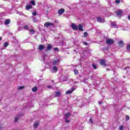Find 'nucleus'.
<instances>
[{
    "label": "nucleus",
    "instance_id": "nucleus-1",
    "mask_svg": "<svg viewBox=\"0 0 130 130\" xmlns=\"http://www.w3.org/2000/svg\"><path fill=\"white\" fill-rule=\"evenodd\" d=\"M49 26H51L52 27H54V24L50 22H47L44 24V26L46 27V28H48V27H49Z\"/></svg>",
    "mask_w": 130,
    "mask_h": 130
},
{
    "label": "nucleus",
    "instance_id": "nucleus-2",
    "mask_svg": "<svg viewBox=\"0 0 130 130\" xmlns=\"http://www.w3.org/2000/svg\"><path fill=\"white\" fill-rule=\"evenodd\" d=\"M60 62V60H59V59L53 60L52 62V64H53V66H57V64H59Z\"/></svg>",
    "mask_w": 130,
    "mask_h": 130
},
{
    "label": "nucleus",
    "instance_id": "nucleus-3",
    "mask_svg": "<svg viewBox=\"0 0 130 130\" xmlns=\"http://www.w3.org/2000/svg\"><path fill=\"white\" fill-rule=\"evenodd\" d=\"M106 43L107 44H113V43H114V41L111 39H108L106 40Z\"/></svg>",
    "mask_w": 130,
    "mask_h": 130
},
{
    "label": "nucleus",
    "instance_id": "nucleus-4",
    "mask_svg": "<svg viewBox=\"0 0 130 130\" xmlns=\"http://www.w3.org/2000/svg\"><path fill=\"white\" fill-rule=\"evenodd\" d=\"M96 20L99 23H104L105 22V19L104 18H101V17H98Z\"/></svg>",
    "mask_w": 130,
    "mask_h": 130
},
{
    "label": "nucleus",
    "instance_id": "nucleus-5",
    "mask_svg": "<svg viewBox=\"0 0 130 130\" xmlns=\"http://www.w3.org/2000/svg\"><path fill=\"white\" fill-rule=\"evenodd\" d=\"M71 27L73 30H74L75 31H77V30H78V26L76 25L75 23H72L71 25Z\"/></svg>",
    "mask_w": 130,
    "mask_h": 130
},
{
    "label": "nucleus",
    "instance_id": "nucleus-6",
    "mask_svg": "<svg viewBox=\"0 0 130 130\" xmlns=\"http://www.w3.org/2000/svg\"><path fill=\"white\" fill-rule=\"evenodd\" d=\"M51 48H52V46L51 44H48L47 47V49L45 50L47 52V51H49Z\"/></svg>",
    "mask_w": 130,
    "mask_h": 130
},
{
    "label": "nucleus",
    "instance_id": "nucleus-7",
    "mask_svg": "<svg viewBox=\"0 0 130 130\" xmlns=\"http://www.w3.org/2000/svg\"><path fill=\"white\" fill-rule=\"evenodd\" d=\"M123 13V12H122L121 10H117L116 12V15L118 16V17H119V16H121Z\"/></svg>",
    "mask_w": 130,
    "mask_h": 130
},
{
    "label": "nucleus",
    "instance_id": "nucleus-8",
    "mask_svg": "<svg viewBox=\"0 0 130 130\" xmlns=\"http://www.w3.org/2000/svg\"><path fill=\"white\" fill-rule=\"evenodd\" d=\"M75 90V88H72L71 90H68L66 92V94H67V95L69 94H72V93H73V92H74V91Z\"/></svg>",
    "mask_w": 130,
    "mask_h": 130
},
{
    "label": "nucleus",
    "instance_id": "nucleus-9",
    "mask_svg": "<svg viewBox=\"0 0 130 130\" xmlns=\"http://www.w3.org/2000/svg\"><path fill=\"white\" fill-rule=\"evenodd\" d=\"M64 13V9L62 8L61 9L58 10V15H61Z\"/></svg>",
    "mask_w": 130,
    "mask_h": 130
},
{
    "label": "nucleus",
    "instance_id": "nucleus-10",
    "mask_svg": "<svg viewBox=\"0 0 130 130\" xmlns=\"http://www.w3.org/2000/svg\"><path fill=\"white\" fill-rule=\"evenodd\" d=\"M38 125H39V121H36L34 124V128H37V127H38Z\"/></svg>",
    "mask_w": 130,
    "mask_h": 130
},
{
    "label": "nucleus",
    "instance_id": "nucleus-11",
    "mask_svg": "<svg viewBox=\"0 0 130 130\" xmlns=\"http://www.w3.org/2000/svg\"><path fill=\"white\" fill-rule=\"evenodd\" d=\"M100 64L103 66V67H106V64H105V61L103 59L100 60Z\"/></svg>",
    "mask_w": 130,
    "mask_h": 130
},
{
    "label": "nucleus",
    "instance_id": "nucleus-12",
    "mask_svg": "<svg viewBox=\"0 0 130 130\" xmlns=\"http://www.w3.org/2000/svg\"><path fill=\"white\" fill-rule=\"evenodd\" d=\"M71 117V114L70 113H67L65 114V119H68Z\"/></svg>",
    "mask_w": 130,
    "mask_h": 130
},
{
    "label": "nucleus",
    "instance_id": "nucleus-13",
    "mask_svg": "<svg viewBox=\"0 0 130 130\" xmlns=\"http://www.w3.org/2000/svg\"><path fill=\"white\" fill-rule=\"evenodd\" d=\"M5 25H9L11 23V20L10 19H7L4 22Z\"/></svg>",
    "mask_w": 130,
    "mask_h": 130
},
{
    "label": "nucleus",
    "instance_id": "nucleus-14",
    "mask_svg": "<svg viewBox=\"0 0 130 130\" xmlns=\"http://www.w3.org/2000/svg\"><path fill=\"white\" fill-rule=\"evenodd\" d=\"M78 29L79 31H84V29H83V26H82V24H79V27H78Z\"/></svg>",
    "mask_w": 130,
    "mask_h": 130
},
{
    "label": "nucleus",
    "instance_id": "nucleus-15",
    "mask_svg": "<svg viewBox=\"0 0 130 130\" xmlns=\"http://www.w3.org/2000/svg\"><path fill=\"white\" fill-rule=\"evenodd\" d=\"M39 49L40 51L43 50V49H44V46H43V45H39Z\"/></svg>",
    "mask_w": 130,
    "mask_h": 130
},
{
    "label": "nucleus",
    "instance_id": "nucleus-16",
    "mask_svg": "<svg viewBox=\"0 0 130 130\" xmlns=\"http://www.w3.org/2000/svg\"><path fill=\"white\" fill-rule=\"evenodd\" d=\"M55 93H56V94L55 95V97H59V96L61 95V93H60V92L59 91H56Z\"/></svg>",
    "mask_w": 130,
    "mask_h": 130
},
{
    "label": "nucleus",
    "instance_id": "nucleus-17",
    "mask_svg": "<svg viewBox=\"0 0 130 130\" xmlns=\"http://www.w3.org/2000/svg\"><path fill=\"white\" fill-rule=\"evenodd\" d=\"M52 70H53L54 73H56V72H57V67H56V66H54L53 67Z\"/></svg>",
    "mask_w": 130,
    "mask_h": 130
},
{
    "label": "nucleus",
    "instance_id": "nucleus-18",
    "mask_svg": "<svg viewBox=\"0 0 130 130\" xmlns=\"http://www.w3.org/2000/svg\"><path fill=\"white\" fill-rule=\"evenodd\" d=\"M32 8V6L31 5H28L26 6V10H30Z\"/></svg>",
    "mask_w": 130,
    "mask_h": 130
},
{
    "label": "nucleus",
    "instance_id": "nucleus-19",
    "mask_svg": "<svg viewBox=\"0 0 130 130\" xmlns=\"http://www.w3.org/2000/svg\"><path fill=\"white\" fill-rule=\"evenodd\" d=\"M35 33V30H34V29H31L29 30V34L32 35V34H34Z\"/></svg>",
    "mask_w": 130,
    "mask_h": 130
},
{
    "label": "nucleus",
    "instance_id": "nucleus-20",
    "mask_svg": "<svg viewBox=\"0 0 130 130\" xmlns=\"http://www.w3.org/2000/svg\"><path fill=\"white\" fill-rule=\"evenodd\" d=\"M119 46L122 47L123 46V41H120L119 42Z\"/></svg>",
    "mask_w": 130,
    "mask_h": 130
},
{
    "label": "nucleus",
    "instance_id": "nucleus-21",
    "mask_svg": "<svg viewBox=\"0 0 130 130\" xmlns=\"http://www.w3.org/2000/svg\"><path fill=\"white\" fill-rule=\"evenodd\" d=\"M32 92H36L37 91V87H34L32 88Z\"/></svg>",
    "mask_w": 130,
    "mask_h": 130
},
{
    "label": "nucleus",
    "instance_id": "nucleus-22",
    "mask_svg": "<svg viewBox=\"0 0 130 130\" xmlns=\"http://www.w3.org/2000/svg\"><path fill=\"white\" fill-rule=\"evenodd\" d=\"M74 72L75 75H78V74H79V71H78V70L77 69L74 70Z\"/></svg>",
    "mask_w": 130,
    "mask_h": 130
},
{
    "label": "nucleus",
    "instance_id": "nucleus-23",
    "mask_svg": "<svg viewBox=\"0 0 130 130\" xmlns=\"http://www.w3.org/2000/svg\"><path fill=\"white\" fill-rule=\"evenodd\" d=\"M23 29H24V30H28L29 29V26L25 25L23 26Z\"/></svg>",
    "mask_w": 130,
    "mask_h": 130
},
{
    "label": "nucleus",
    "instance_id": "nucleus-24",
    "mask_svg": "<svg viewBox=\"0 0 130 130\" xmlns=\"http://www.w3.org/2000/svg\"><path fill=\"white\" fill-rule=\"evenodd\" d=\"M87 36H88V32H84V37H85V38H87Z\"/></svg>",
    "mask_w": 130,
    "mask_h": 130
},
{
    "label": "nucleus",
    "instance_id": "nucleus-25",
    "mask_svg": "<svg viewBox=\"0 0 130 130\" xmlns=\"http://www.w3.org/2000/svg\"><path fill=\"white\" fill-rule=\"evenodd\" d=\"M92 68H93V69H95V70H96V69H97V65H96V64H92Z\"/></svg>",
    "mask_w": 130,
    "mask_h": 130
},
{
    "label": "nucleus",
    "instance_id": "nucleus-26",
    "mask_svg": "<svg viewBox=\"0 0 130 130\" xmlns=\"http://www.w3.org/2000/svg\"><path fill=\"white\" fill-rule=\"evenodd\" d=\"M111 25H112V26H113V27H115L117 26V25L115 23H112Z\"/></svg>",
    "mask_w": 130,
    "mask_h": 130
},
{
    "label": "nucleus",
    "instance_id": "nucleus-27",
    "mask_svg": "<svg viewBox=\"0 0 130 130\" xmlns=\"http://www.w3.org/2000/svg\"><path fill=\"white\" fill-rule=\"evenodd\" d=\"M8 45H9V43H8V42H5V43H4V46H5V47H8Z\"/></svg>",
    "mask_w": 130,
    "mask_h": 130
},
{
    "label": "nucleus",
    "instance_id": "nucleus-28",
    "mask_svg": "<svg viewBox=\"0 0 130 130\" xmlns=\"http://www.w3.org/2000/svg\"><path fill=\"white\" fill-rule=\"evenodd\" d=\"M127 50L130 51V44L127 45Z\"/></svg>",
    "mask_w": 130,
    "mask_h": 130
},
{
    "label": "nucleus",
    "instance_id": "nucleus-29",
    "mask_svg": "<svg viewBox=\"0 0 130 130\" xmlns=\"http://www.w3.org/2000/svg\"><path fill=\"white\" fill-rule=\"evenodd\" d=\"M83 83H85V84H87V83H88V81H87V79H83Z\"/></svg>",
    "mask_w": 130,
    "mask_h": 130
},
{
    "label": "nucleus",
    "instance_id": "nucleus-30",
    "mask_svg": "<svg viewBox=\"0 0 130 130\" xmlns=\"http://www.w3.org/2000/svg\"><path fill=\"white\" fill-rule=\"evenodd\" d=\"M30 4H31V5H33L34 6H35V2H34V1H30Z\"/></svg>",
    "mask_w": 130,
    "mask_h": 130
},
{
    "label": "nucleus",
    "instance_id": "nucleus-31",
    "mask_svg": "<svg viewBox=\"0 0 130 130\" xmlns=\"http://www.w3.org/2000/svg\"><path fill=\"white\" fill-rule=\"evenodd\" d=\"M24 86H19L18 89L19 90H22V89H24Z\"/></svg>",
    "mask_w": 130,
    "mask_h": 130
},
{
    "label": "nucleus",
    "instance_id": "nucleus-32",
    "mask_svg": "<svg viewBox=\"0 0 130 130\" xmlns=\"http://www.w3.org/2000/svg\"><path fill=\"white\" fill-rule=\"evenodd\" d=\"M47 88H48V89H52V86L50 85H48L47 86Z\"/></svg>",
    "mask_w": 130,
    "mask_h": 130
},
{
    "label": "nucleus",
    "instance_id": "nucleus-33",
    "mask_svg": "<svg viewBox=\"0 0 130 130\" xmlns=\"http://www.w3.org/2000/svg\"><path fill=\"white\" fill-rule=\"evenodd\" d=\"M115 2L116 4H119L120 3V0H116Z\"/></svg>",
    "mask_w": 130,
    "mask_h": 130
},
{
    "label": "nucleus",
    "instance_id": "nucleus-34",
    "mask_svg": "<svg viewBox=\"0 0 130 130\" xmlns=\"http://www.w3.org/2000/svg\"><path fill=\"white\" fill-rule=\"evenodd\" d=\"M37 13L36 12V11H34L33 13H32V15L34 16H36Z\"/></svg>",
    "mask_w": 130,
    "mask_h": 130
},
{
    "label": "nucleus",
    "instance_id": "nucleus-35",
    "mask_svg": "<svg viewBox=\"0 0 130 130\" xmlns=\"http://www.w3.org/2000/svg\"><path fill=\"white\" fill-rule=\"evenodd\" d=\"M71 121L68 120V119H65V122H66L67 123H69V122H70Z\"/></svg>",
    "mask_w": 130,
    "mask_h": 130
},
{
    "label": "nucleus",
    "instance_id": "nucleus-36",
    "mask_svg": "<svg viewBox=\"0 0 130 130\" xmlns=\"http://www.w3.org/2000/svg\"><path fill=\"white\" fill-rule=\"evenodd\" d=\"M126 120H129V116H126Z\"/></svg>",
    "mask_w": 130,
    "mask_h": 130
},
{
    "label": "nucleus",
    "instance_id": "nucleus-37",
    "mask_svg": "<svg viewBox=\"0 0 130 130\" xmlns=\"http://www.w3.org/2000/svg\"><path fill=\"white\" fill-rule=\"evenodd\" d=\"M89 121L90 122H91V123H93V119H92V118L89 119Z\"/></svg>",
    "mask_w": 130,
    "mask_h": 130
},
{
    "label": "nucleus",
    "instance_id": "nucleus-38",
    "mask_svg": "<svg viewBox=\"0 0 130 130\" xmlns=\"http://www.w3.org/2000/svg\"><path fill=\"white\" fill-rule=\"evenodd\" d=\"M54 50L55 51H58V48H54Z\"/></svg>",
    "mask_w": 130,
    "mask_h": 130
},
{
    "label": "nucleus",
    "instance_id": "nucleus-39",
    "mask_svg": "<svg viewBox=\"0 0 130 130\" xmlns=\"http://www.w3.org/2000/svg\"><path fill=\"white\" fill-rule=\"evenodd\" d=\"M119 129L120 130H122L123 129V126H120L119 127Z\"/></svg>",
    "mask_w": 130,
    "mask_h": 130
},
{
    "label": "nucleus",
    "instance_id": "nucleus-40",
    "mask_svg": "<svg viewBox=\"0 0 130 130\" xmlns=\"http://www.w3.org/2000/svg\"><path fill=\"white\" fill-rule=\"evenodd\" d=\"M33 21L34 22H37L38 20L36 18H34Z\"/></svg>",
    "mask_w": 130,
    "mask_h": 130
},
{
    "label": "nucleus",
    "instance_id": "nucleus-41",
    "mask_svg": "<svg viewBox=\"0 0 130 130\" xmlns=\"http://www.w3.org/2000/svg\"><path fill=\"white\" fill-rule=\"evenodd\" d=\"M18 118H17V117H16L15 118V119H14V121H15V122H17V121H18Z\"/></svg>",
    "mask_w": 130,
    "mask_h": 130
},
{
    "label": "nucleus",
    "instance_id": "nucleus-42",
    "mask_svg": "<svg viewBox=\"0 0 130 130\" xmlns=\"http://www.w3.org/2000/svg\"><path fill=\"white\" fill-rule=\"evenodd\" d=\"M83 44L85 45H88V43L86 42H83Z\"/></svg>",
    "mask_w": 130,
    "mask_h": 130
},
{
    "label": "nucleus",
    "instance_id": "nucleus-43",
    "mask_svg": "<svg viewBox=\"0 0 130 130\" xmlns=\"http://www.w3.org/2000/svg\"><path fill=\"white\" fill-rule=\"evenodd\" d=\"M99 103L100 105H101V104H102V102H99Z\"/></svg>",
    "mask_w": 130,
    "mask_h": 130
},
{
    "label": "nucleus",
    "instance_id": "nucleus-44",
    "mask_svg": "<svg viewBox=\"0 0 130 130\" xmlns=\"http://www.w3.org/2000/svg\"><path fill=\"white\" fill-rule=\"evenodd\" d=\"M128 19L130 20V15L128 16Z\"/></svg>",
    "mask_w": 130,
    "mask_h": 130
},
{
    "label": "nucleus",
    "instance_id": "nucleus-45",
    "mask_svg": "<svg viewBox=\"0 0 130 130\" xmlns=\"http://www.w3.org/2000/svg\"><path fill=\"white\" fill-rule=\"evenodd\" d=\"M2 37H0V41H2Z\"/></svg>",
    "mask_w": 130,
    "mask_h": 130
}]
</instances>
